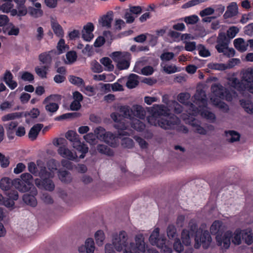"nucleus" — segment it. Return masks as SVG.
Masks as SVG:
<instances>
[{"mask_svg": "<svg viewBox=\"0 0 253 253\" xmlns=\"http://www.w3.org/2000/svg\"><path fill=\"white\" fill-rule=\"evenodd\" d=\"M61 164L63 167L69 170H72L75 168V166L73 163L68 160H62L61 162Z\"/></svg>", "mask_w": 253, "mask_h": 253, "instance_id": "obj_63", "label": "nucleus"}, {"mask_svg": "<svg viewBox=\"0 0 253 253\" xmlns=\"http://www.w3.org/2000/svg\"><path fill=\"white\" fill-rule=\"evenodd\" d=\"M94 26L92 23L89 22L84 26L82 30V38L86 42H90L94 37L92 33Z\"/></svg>", "mask_w": 253, "mask_h": 253, "instance_id": "obj_22", "label": "nucleus"}, {"mask_svg": "<svg viewBox=\"0 0 253 253\" xmlns=\"http://www.w3.org/2000/svg\"><path fill=\"white\" fill-rule=\"evenodd\" d=\"M234 45L240 52H245L248 49V42L242 38H238L234 41Z\"/></svg>", "mask_w": 253, "mask_h": 253, "instance_id": "obj_28", "label": "nucleus"}, {"mask_svg": "<svg viewBox=\"0 0 253 253\" xmlns=\"http://www.w3.org/2000/svg\"><path fill=\"white\" fill-rule=\"evenodd\" d=\"M67 46L65 44V41L63 39H60L57 43V48L59 51V54H61L65 51Z\"/></svg>", "mask_w": 253, "mask_h": 253, "instance_id": "obj_57", "label": "nucleus"}, {"mask_svg": "<svg viewBox=\"0 0 253 253\" xmlns=\"http://www.w3.org/2000/svg\"><path fill=\"white\" fill-rule=\"evenodd\" d=\"M20 114L18 112L9 113L1 117V120L3 122L12 121L20 117Z\"/></svg>", "mask_w": 253, "mask_h": 253, "instance_id": "obj_46", "label": "nucleus"}, {"mask_svg": "<svg viewBox=\"0 0 253 253\" xmlns=\"http://www.w3.org/2000/svg\"><path fill=\"white\" fill-rule=\"evenodd\" d=\"M33 176L28 173H23L20 178H17L12 181L13 186L19 191L25 192L30 190V193L34 195L38 193L37 189L34 186L33 183Z\"/></svg>", "mask_w": 253, "mask_h": 253, "instance_id": "obj_8", "label": "nucleus"}, {"mask_svg": "<svg viewBox=\"0 0 253 253\" xmlns=\"http://www.w3.org/2000/svg\"><path fill=\"white\" fill-rule=\"evenodd\" d=\"M241 105L245 109V111L250 114H253V103L250 101L240 100Z\"/></svg>", "mask_w": 253, "mask_h": 253, "instance_id": "obj_44", "label": "nucleus"}, {"mask_svg": "<svg viewBox=\"0 0 253 253\" xmlns=\"http://www.w3.org/2000/svg\"><path fill=\"white\" fill-rule=\"evenodd\" d=\"M84 138L87 143L91 145H94L97 142V138L94 133H88L84 136Z\"/></svg>", "mask_w": 253, "mask_h": 253, "instance_id": "obj_49", "label": "nucleus"}, {"mask_svg": "<svg viewBox=\"0 0 253 253\" xmlns=\"http://www.w3.org/2000/svg\"><path fill=\"white\" fill-rule=\"evenodd\" d=\"M238 13V6L235 2H232L227 7V10L224 14L225 18H230L235 16Z\"/></svg>", "mask_w": 253, "mask_h": 253, "instance_id": "obj_31", "label": "nucleus"}, {"mask_svg": "<svg viewBox=\"0 0 253 253\" xmlns=\"http://www.w3.org/2000/svg\"><path fill=\"white\" fill-rule=\"evenodd\" d=\"M43 127V125L41 124H37L34 125L30 130L28 135L29 138L32 140H35L39 132Z\"/></svg>", "mask_w": 253, "mask_h": 253, "instance_id": "obj_30", "label": "nucleus"}, {"mask_svg": "<svg viewBox=\"0 0 253 253\" xmlns=\"http://www.w3.org/2000/svg\"><path fill=\"white\" fill-rule=\"evenodd\" d=\"M173 248L175 251L179 253H181L184 250L183 246L178 239H177L174 243Z\"/></svg>", "mask_w": 253, "mask_h": 253, "instance_id": "obj_64", "label": "nucleus"}, {"mask_svg": "<svg viewBox=\"0 0 253 253\" xmlns=\"http://www.w3.org/2000/svg\"><path fill=\"white\" fill-rule=\"evenodd\" d=\"M57 53L55 51L51 50L47 52H43L39 56V59L42 64L48 65L49 67L52 62V59L55 58Z\"/></svg>", "mask_w": 253, "mask_h": 253, "instance_id": "obj_21", "label": "nucleus"}, {"mask_svg": "<svg viewBox=\"0 0 253 253\" xmlns=\"http://www.w3.org/2000/svg\"><path fill=\"white\" fill-rule=\"evenodd\" d=\"M228 42L224 34H220L217 39V44L215 47L219 53H224L227 50L228 47Z\"/></svg>", "mask_w": 253, "mask_h": 253, "instance_id": "obj_24", "label": "nucleus"}, {"mask_svg": "<svg viewBox=\"0 0 253 253\" xmlns=\"http://www.w3.org/2000/svg\"><path fill=\"white\" fill-rule=\"evenodd\" d=\"M95 250V246L93 239L91 238H87L84 245H81L78 247L79 253H94Z\"/></svg>", "mask_w": 253, "mask_h": 253, "instance_id": "obj_18", "label": "nucleus"}, {"mask_svg": "<svg viewBox=\"0 0 253 253\" xmlns=\"http://www.w3.org/2000/svg\"><path fill=\"white\" fill-rule=\"evenodd\" d=\"M100 62L108 71H112L114 69V66L112 64L111 60L108 57H104L100 60Z\"/></svg>", "mask_w": 253, "mask_h": 253, "instance_id": "obj_47", "label": "nucleus"}, {"mask_svg": "<svg viewBox=\"0 0 253 253\" xmlns=\"http://www.w3.org/2000/svg\"><path fill=\"white\" fill-rule=\"evenodd\" d=\"M31 194H25L23 197V201L26 204L32 207H35L37 204V200L35 197V196L36 195H34L33 193Z\"/></svg>", "mask_w": 253, "mask_h": 253, "instance_id": "obj_37", "label": "nucleus"}, {"mask_svg": "<svg viewBox=\"0 0 253 253\" xmlns=\"http://www.w3.org/2000/svg\"><path fill=\"white\" fill-rule=\"evenodd\" d=\"M119 111L123 114L124 118H128L131 121V126L134 129L141 131L144 129L145 126L144 123L134 118V117L141 119L144 118L145 111L142 106L135 105L130 108L128 106H122L120 107Z\"/></svg>", "mask_w": 253, "mask_h": 253, "instance_id": "obj_4", "label": "nucleus"}, {"mask_svg": "<svg viewBox=\"0 0 253 253\" xmlns=\"http://www.w3.org/2000/svg\"><path fill=\"white\" fill-rule=\"evenodd\" d=\"M96 138L101 141H103L112 147L116 146V136L110 132H107L102 127L99 126L94 130Z\"/></svg>", "mask_w": 253, "mask_h": 253, "instance_id": "obj_12", "label": "nucleus"}, {"mask_svg": "<svg viewBox=\"0 0 253 253\" xmlns=\"http://www.w3.org/2000/svg\"><path fill=\"white\" fill-rule=\"evenodd\" d=\"M197 230V221L192 219L189 221L188 226L181 232V240L183 245L186 246L191 245L193 237L194 235H195Z\"/></svg>", "mask_w": 253, "mask_h": 253, "instance_id": "obj_10", "label": "nucleus"}, {"mask_svg": "<svg viewBox=\"0 0 253 253\" xmlns=\"http://www.w3.org/2000/svg\"><path fill=\"white\" fill-rule=\"evenodd\" d=\"M174 57V54L173 52H165L161 55L160 58L163 61H168L172 59Z\"/></svg>", "mask_w": 253, "mask_h": 253, "instance_id": "obj_55", "label": "nucleus"}, {"mask_svg": "<svg viewBox=\"0 0 253 253\" xmlns=\"http://www.w3.org/2000/svg\"><path fill=\"white\" fill-rule=\"evenodd\" d=\"M211 89V94L210 99L213 105L223 111L227 112L229 109L228 106L221 100L225 99L227 101H231L236 97V92L233 90L229 91L220 84H213Z\"/></svg>", "mask_w": 253, "mask_h": 253, "instance_id": "obj_3", "label": "nucleus"}, {"mask_svg": "<svg viewBox=\"0 0 253 253\" xmlns=\"http://www.w3.org/2000/svg\"><path fill=\"white\" fill-rule=\"evenodd\" d=\"M57 152L60 156L70 161H75L78 158L76 152L70 150L64 145L58 148Z\"/></svg>", "mask_w": 253, "mask_h": 253, "instance_id": "obj_17", "label": "nucleus"}, {"mask_svg": "<svg viewBox=\"0 0 253 253\" xmlns=\"http://www.w3.org/2000/svg\"><path fill=\"white\" fill-rule=\"evenodd\" d=\"M57 162L54 159H51L48 161L47 164V171L45 168L44 171L45 177L52 178L54 176L55 172L57 170Z\"/></svg>", "mask_w": 253, "mask_h": 253, "instance_id": "obj_25", "label": "nucleus"}, {"mask_svg": "<svg viewBox=\"0 0 253 253\" xmlns=\"http://www.w3.org/2000/svg\"><path fill=\"white\" fill-rule=\"evenodd\" d=\"M91 69L93 72L100 73L102 71L101 65L96 61H93L91 63Z\"/></svg>", "mask_w": 253, "mask_h": 253, "instance_id": "obj_56", "label": "nucleus"}, {"mask_svg": "<svg viewBox=\"0 0 253 253\" xmlns=\"http://www.w3.org/2000/svg\"><path fill=\"white\" fill-rule=\"evenodd\" d=\"M95 243L98 246H102L106 238L105 233L102 230H97L94 235Z\"/></svg>", "mask_w": 253, "mask_h": 253, "instance_id": "obj_35", "label": "nucleus"}, {"mask_svg": "<svg viewBox=\"0 0 253 253\" xmlns=\"http://www.w3.org/2000/svg\"><path fill=\"white\" fill-rule=\"evenodd\" d=\"M159 228H155L149 237V241L152 245H155L158 248L166 245V239L159 238Z\"/></svg>", "mask_w": 253, "mask_h": 253, "instance_id": "obj_16", "label": "nucleus"}, {"mask_svg": "<svg viewBox=\"0 0 253 253\" xmlns=\"http://www.w3.org/2000/svg\"><path fill=\"white\" fill-rule=\"evenodd\" d=\"M44 37V30L42 27H39L35 33V38L38 41H41Z\"/></svg>", "mask_w": 253, "mask_h": 253, "instance_id": "obj_60", "label": "nucleus"}, {"mask_svg": "<svg viewBox=\"0 0 253 253\" xmlns=\"http://www.w3.org/2000/svg\"><path fill=\"white\" fill-rule=\"evenodd\" d=\"M51 26L54 34L58 37H62L64 35L63 30L61 25L54 19L51 20Z\"/></svg>", "mask_w": 253, "mask_h": 253, "instance_id": "obj_32", "label": "nucleus"}, {"mask_svg": "<svg viewBox=\"0 0 253 253\" xmlns=\"http://www.w3.org/2000/svg\"><path fill=\"white\" fill-rule=\"evenodd\" d=\"M66 56V60H65V62L67 64H72L74 63L77 58L76 52L73 51L68 52Z\"/></svg>", "mask_w": 253, "mask_h": 253, "instance_id": "obj_48", "label": "nucleus"}, {"mask_svg": "<svg viewBox=\"0 0 253 253\" xmlns=\"http://www.w3.org/2000/svg\"><path fill=\"white\" fill-rule=\"evenodd\" d=\"M58 176L59 179L64 183H69L72 179L71 173L66 170H59Z\"/></svg>", "mask_w": 253, "mask_h": 253, "instance_id": "obj_36", "label": "nucleus"}, {"mask_svg": "<svg viewBox=\"0 0 253 253\" xmlns=\"http://www.w3.org/2000/svg\"><path fill=\"white\" fill-rule=\"evenodd\" d=\"M138 76L135 74H130L128 78L126 83V86L128 88H133L135 87L138 84Z\"/></svg>", "mask_w": 253, "mask_h": 253, "instance_id": "obj_33", "label": "nucleus"}, {"mask_svg": "<svg viewBox=\"0 0 253 253\" xmlns=\"http://www.w3.org/2000/svg\"><path fill=\"white\" fill-rule=\"evenodd\" d=\"M3 81L11 89H14L17 86V83L13 80V75L9 71H6L4 73Z\"/></svg>", "mask_w": 253, "mask_h": 253, "instance_id": "obj_26", "label": "nucleus"}, {"mask_svg": "<svg viewBox=\"0 0 253 253\" xmlns=\"http://www.w3.org/2000/svg\"><path fill=\"white\" fill-rule=\"evenodd\" d=\"M112 20L113 18L111 15H106L103 16L101 19L99 20V23L102 26L109 28L111 26Z\"/></svg>", "mask_w": 253, "mask_h": 253, "instance_id": "obj_40", "label": "nucleus"}, {"mask_svg": "<svg viewBox=\"0 0 253 253\" xmlns=\"http://www.w3.org/2000/svg\"><path fill=\"white\" fill-rule=\"evenodd\" d=\"M97 149L98 151L101 154H104L108 156L113 155V151L106 145H98Z\"/></svg>", "mask_w": 253, "mask_h": 253, "instance_id": "obj_41", "label": "nucleus"}, {"mask_svg": "<svg viewBox=\"0 0 253 253\" xmlns=\"http://www.w3.org/2000/svg\"><path fill=\"white\" fill-rule=\"evenodd\" d=\"M49 68L48 65H44L42 66H37L35 71L36 73L41 78L44 79L46 78L47 71Z\"/></svg>", "mask_w": 253, "mask_h": 253, "instance_id": "obj_38", "label": "nucleus"}, {"mask_svg": "<svg viewBox=\"0 0 253 253\" xmlns=\"http://www.w3.org/2000/svg\"><path fill=\"white\" fill-rule=\"evenodd\" d=\"M12 182H11L10 179L7 177H4L0 181V187L4 191H7L10 188Z\"/></svg>", "mask_w": 253, "mask_h": 253, "instance_id": "obj_42", "label": "nucleus"}, {"mask_svg": "<svg viewBox=\"0 0 253 253\" xmlns=\"http://www.w3.org/2000/svg\"><path fill=\"white\" fill-rule=\"evenodd\" d=\"M208 67L212 70L224 71L226 70L225 64L218 63H210L208 64Z\"/></svg>", "mask_w": 253, "mask_h": 253, "instance_id": "obj_45", "label": "nucleus"}, {"mask_svg": "<svg viewBox=\"0 0 253 253\" xmlns=\"http://www.w3.org/2000/svg\"><path fill=\"white\" fill-rule=\"evenodd\" d=\"M13 7L12 1H7L0 5V11L4 13H8L10 12Z\"/></svg>", "mask_w": 253, "mask_h": 253, "instance_id": "obj_50", "label": "nucleus"}, {"mask_svg": "<svg viewBox=\"0 0 253 253\" xmlns=\"http://www.w3.org/2000/svg\"><path fill=\"white\" fill-rule=\"evenodd\" d=\"M65 137L72 142L74 148L82 153L80 156V158H84L85 154L88 152V148L85 144L81 142L76 132L73 130H69L66 132Z\"/></svg>", "mask_w": 253, "mask_h": 253, "instance_id": "obj_9", "label": "nucleus"}, {"mask_svg": "<svg viewBox=\"0 0 253 253\" xmlns=\"http://www.w3.org/2000/svg\"><path fill=\"white\" fill-rule=\"evenodd\" d=\"M0 164L2 168H6L9 164L8 158L0 153Z\"/></svg>", "mask_w": 253, "mask_h": 253, "instance_id": "obj_62", "label": "nucleus"}, {"mask_svg": "<svg viewBox=\"0 0 253 253\" xmlns=\"http://www.w3.org/2000/svg\"><path fill=\"white\" fill-rule=\"evenodd\" d=\"M42 179L37 178L35 179L36 185L40 189H44L47 191H52L55 188V185L52 181L48 177H41Z\"/></svg>", "mask_w": 253, "mask_h": 253, "instance_id": "obj_15", "label": "nucleus"}, {"mask_svg": "<svg viewBox=\"0 0 253 253\" xmlns=\"http://www.w3.org/2000/svg\"><path fill=\"white\" fill-rule=\"evenodd\" d=\"M7 195L8 198L4 199L3 205L8 209H13L15 207L14 201L18 199V192L14 190L10 191L7 192Z\"/></svg>", "mask_w": 253, "mask_h": 253, "instance_id": "obj_19", "label": "nucleus"}, {"mask_svg": "<svg viewBox=\"0 0 253 253\" xmlns=\"http://www.w3.org/2000/svg\"><path fill=\"white\" fill-rule=\"evenodd\" d=\"M167 235L169 239H172L176 236V229L174 225H169L167 228Z\"/></svg>", "mask_w": 253, "mask_h": 253, "instance_id": "obj_53", "label": "nucleus"}, {"mask_svg": "<svg viewBox=\"0 0 253 253\" xmlns=\"http://www.w3.org/2000/svg\"><path fill=\"white\" fill-rule=\"evenodd\" d=\"M228 84L240 92L253 93V69L248 68L242 72L241 81L234 76L227 79Z\"/></svg>", "mask_w": 253, "mask_h": 253, "instance_id": "obj_6", "label": "nucleus"}, {"mask_svg": "<svg viewBox=\"0 0 253 253\" xmlns=\"http://www.w3.org/2000/svg\"><path fill=\"white\" fill-rule=\"evenodd\" d=\"M111 117L116 123L114 125L115 127L118 129V136H116V145L118 139H121L122 145L123 147L127 148H131L133 146V140L128 137H124V136H129L132 133L131 130L128 129V125L125 122V120H122V116L116 112L112 113L111 114Z\"/></svg>", "mask_w": 253, "mask_h": 253, "instance_id": "obj_5", "label": "nucleus"}, {"mask_svg": "<svg viewBox=\"0 0 253 253\" xmlns=\"http://www.w3.org/2000/svg\"><path fill=\"white\" fill-rule=\"evenodd\" d=\"M184 49L188 51H193L196 49V44L195 42H184Z\"/></svg>", "mask_w": 253, "mask_h": 253, "instance_id": "obj_61", "label": "nucleus"}, {"mask_svg": "<svg viewBox=\"0 0 253 253\" xmlns=\"http://www.w3.org/2000/svg\"><path fill=\"white\" fill-rule=\"evenodd\" d=\"M169 110L163 105H154L151 108V115L147 117L148 122L151 125L159 126L164 129H176L186 133L188 128L180 124L179 119L175 116L169 117Z\"/></svg>", "mask_w": 253, "mask_h": 253, "instance_id": "obj_2", "label": "nucleus"}, {"mask_svg": "<svg viewBox=\"0 0 253 253\" xmlns=\"http://www.w3.org/2000/svg\"><path fill=\"white\" fill-rule=\"evenodd\" d=\"M61 100V96L59 95H51L46 97L44 103H46L47 104L45 106L46 110L50 112H55L58 109V105L55 102H52V101H59Z\"/></svg>", "mask_w": 253, "mask_h": 253, "instance_id": "obj_14", "label": "nucleus"}, {"mask_svg": "<svg viewBox=\"0 0 253 253\" xmlns=\"http://www.w3.org/2000/svg\"><path fill=\"white\" fill-rule=\"evenodd\" d=\"M231 231H227L224 234L217 235L215 236V240L218 246L223 249H227L231 244Z\"/></svg>", "mask_w": 253, "mask_h": 253, "instance_id": "obj_13", "label": "nucleus"}, {"mask_svg": "<svg viewBox=\"0 0 253 253\" xmlns=\"http://www.w3.org/2000/svg\"><path fill=\"white\" fill-rule=\"evenodd\" d=\"M225 230V226L221 220H215L210 228L211 234L213 235H221Z\"/></svg>", "mask_w": 253, "mask_h": 253, "instance_id": "obj_23", "label": "nucleus"}, {"mask_svg": "<svg viewBox=\"0 0 253 253\" xmlns=\"http://www.w3.org/2000/svg\"><path fill=\"white\" fill-rule=\"evenodd\" d=\"M241 234L242 235V230L240 229H236L234 233L231 231V240L234 245H239L241 244Z\"/></svg>", "mask_w": 253, "mask_h": 253, "instance_id": "obj_34", "label": "nucleus"}, {"mask_svg": "<svg viewBox=\"0 0 253 253\" xmlns=\"http://www.w3.org/2000/svg\"><path fill=\"white\" fill-rule=\"evenodd\" d=\"M21 78L22 80L25 82H31L34 81V75L28 72H22L20 73Z\"/></svg>", "mask_w": 253, "mask_h": 253, "instance_id": "obj_51", "label": "nucleus"}, {"mask_svg": "<svg viewBox=\"0 0 253 253\" xmlns=\"http://www.w3.org/2000/svg\"><path fill=\"white\" fill-rule=\"evenodd\" d=\"M163 70L168 74L175 73L180 71V70L174 65L168 64L163 66Z\"/></svg>", "mask_w": 253, "mask_h": 253, "instance_id": "obj_43", "label": "nucleus"}, {"mask_svg": "<svg viewBox=\"0 0 253 253\" xmlns=\"http://www.w3.org/2000/svg\"><path fill=\"white\" fill-rule=\"evenodd\" d=\"M226 136L227 140L230 142H234L239 140L240 135L239 133L234 130H229L226 131Z\"/></svg>", "mask_w": 253, "mask_h": 253, "instance_id": "obj_39", "label": "nucleus"}, {"mask_svg": "<svg viewBox=\"0 0 253 253\" xmlns=\"http://www.w3.org/2000/svg\"><path fill=\"white\" fill-rule=\"evenodd\" d=\"M206 225H202L196 232L194 238V247L199 249L201 247L204 249H209L211 245L212 239L208 230L204 229Z\"/></svg>", "mask_w": 253, "mask_h": 253, "instance_id": "obj_7", "label": "nucleus"}, {"mask_svg": "<svg viewBox=\"0 0 253 253\" xmlns=\"http://www.w3.org/2000/svg\"><path fill=\"white\" fill-rule=\"evenodd\" d=\"M29 171L36 176H39L40 177H44V171L45 168L40 164H38V167L34 162H30L28 164Z\"/></svg>", "mask_w": 253, "mask_h": 253, "instance_id": "obj_20", "label": "nucleus"}, {"mask_svg": "<svg viewBox=\"0 0 253 253\" xmlns=\"http://www.w3.org/2000/svg\"><path fill=\"white\" fill-rule=\"evenodd\" d=\"M238 32L239 29L236 27L232 26L228 30L227 32V35L229 38L233 39L236 36Z\"/></svg>", "mask_w": 253, "mask_h": 253, "instance_id": "obj_58", "label": "nucleus"}, {"mask_svg": "<svg viewBox=\"0 0 253 253\" xmlns=\"http://www.w3.org/2000/svg\"><path fill=\"white\" fill-rule=\"evenodd\" d=\"M242 238L245 243L248 245L253 243V232L251 228L242 230Z\"/></svg>", "mask_w": 253, "mask_h": 253, "instance_id": "obj_29", "label": "nucleus"}, {"mask_svg": "<svg viewBox=\"0 0 253 253\" xmlns=\"http://www.w3.org/2000/svg\"><path fill=\"white\" fill-rule=\"evenodd\" d=\"M191 95L188 92H182L177 95V100L185 105L186 111L188 114L182 113L181 117L185 123L191 125L195 131L201 134H205L206 130L200 126V122L194 118L199 113L201 116L211 122H213L215 120V115L207 109V99L206 92L204 90L198 88L195 94L194 103L198 107L190 103L189 104V100Z\"/></svg>", "mask_w": 253, "mask_h": 253, "instance_id": "obj_1", "label": "nucleus"}, {"mask_svg": "<svg viewBox=\"0 0 253 253\" xmlns=\"http://www.w3.org/2000/svg\"><path fill=\"white\" fill-rule=\"evenodd\" d=\"M111 57L117 63L120 70L127 69L130 65V54L127 52L116 51L113 52Z\"/></svg>", "mask_w": 253, "mask_h": 253, "instance_id": "obj_11", "label": "nucleus"}, {"mask_svg": "<svg viewBox=\"0 0 253 253\" xmlns=\"http://www.w3.org/2000/svg\"><path fill=\"white\" fill-rule=\"evenodd\" d=\"M199 20L198 16L196 15H192L186 16L184 18V21L187 24H195Z\"/></svg>", "mask_w": 253, "mask_h": 253, "instance_id": "obj_52", "label": "nucleus"}, {"mask_svg": "<svg viewBox=\"0 0 253 253\" xmlns=\"http://www.w3.org/2000/svg\"><path fill=\"white\" fill-rule=\"evenodd\" d=\"M240 63V60L238 58H232L225 64L226 70L230 69L234 67L235 65Z\"/></svg>", "mask_w": 253, "mask_h": 253, "instance_id": "obj_59", "label": "nucleus"}, {"mask_svg": "<svg viewBox=\"0 0 253 253\" xmlns=\"http://www.w3.org/2000/svg\"><path fill=\"white\" fill-rule=\"evenodd\" d=\"M69 81L71 84L79 86L83 85L84 84V81L82 78L74 76H70Z\"/></svg>", "mask_w": 253, "mask_h": 253, "instance_id": "obj_54", "label": "nucleus"}, {"mask_svg": "<svg viewBox=\"0 0 253 253\" xmlns=\"http://www.w3.org/2000/svg\"><path fill=\"white\" fill-rule=\"evenodd\" d=\"M35 6L29 7L28 8V13L34 18H38L42 16L43 14V11L41 9V4L39 2H36L34 4Z\"/></svg>", "mask_w": 253, "mask_h": 253, "instance_id": "obj_27", "label": "nucleus"}]
</instances>
